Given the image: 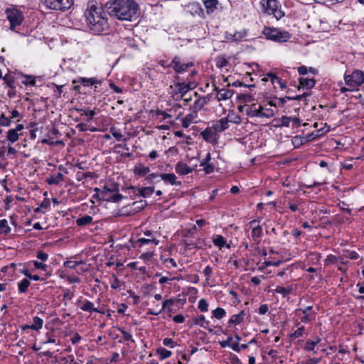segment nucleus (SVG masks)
Segmentation results:
<instances>
[{
	"label": "nucleus",
	"mask_w": 364,
	"mask_h": 364,
	"mask_svg": "<svg viewBox=\"0 0 364 364\" xmlns=\"http://www.w3.org/2000/svg\"><path fill=\"white\" fill-rule=\"evenodd\" d=\"M85 17L90 31L95 34H100L107 31L109 25L107 14L101 6L94 2H89L85 11Z\"/></svg>",
	"instance_id": "1"
},
{
	"label": "nucleus",
	"mask_w": 364,
	"mask_h": 364,
	"mask_svg": "<svg viewBox=\"0 0 364 364\" xmlns=\"http://www.w3.org/2000/svg\"><path fill=\"white\" fill-rule=\"evenodd\" d=\"M109 14L120 21H132L139 16V8L134 0H110Z\"/></svg>",
	"instance_id": "2"
},
{
	"label": "nucleus",
	"mask_w": 364,
	"mask_h": 364,
	"mask_svg": "<svg viewBox=\"0 0 364 364\" xmlns=\"http://www.w3.org/2000/svg\"><path fill=\"white\" fill-rule=\"evenodd\" d=\"M196 75H198V71L196 69H191L186 80H183L181 76L176 77L174 87L176 92L180 94L181 97H183L189 90L196 87L197 83L193 80Z\"/></svg>",
	"instance_id": "3"
},
{
	"label": "nucleus",
	"mask_w": 364,
	"mask_h": 364,
	"mask_svg": "<svg viewBox=\"0 0 364 364\" xmlns=\"http://www.w3.org/2000/svg\"><path fill=\"white\" fill-rule=\"evenodd\" d=\"M244 108L249 117L271 118L274 116V110L272 108L264 107L258 102L245 104Z\"/></svg>",
	"instance_id": "4"
},
{
	"label": "nucleus",
	"mask_w": 364,
	"mask_h": 364,
	"mask_svg": "<svg viewBox=\"0 0 364 364\" xmlns=\"http://www.w3.org/2000/svg\"><path fill=\"white\" fill-rule=\"evenodd\" d=\"M262 34L267 39L277 43H286L291 38V34L289 31L269 26L264 27Z\"/></svg>",
	"instance_id": "5"
},
{
	"label": "nucleus",
	"mask_w": 364,
	"mask_h": 364,
	"mask_svg": "<svg viewBox=\"0 0 364 364\" xmlns=\"http://www.w3.org/2000/svg\"><path fill=\"white\" fill-rule=\"evenodd\" d=\"M261 6L264 13L274 16L277 20L284 16V12L282 11L281 4L277 0H262Z\"/></svg>",
	"instance_id": "6"
},
{
	"label": "nucleus",
	"mask_w": 364,
	"mask_h": 364,
	"mask_svg": "<svg viewBox=\"0 0 364 364\" xmlns=\"http://www.w3.org/2000/svg\"><path fill=\"white\" fill-rule=\"evenodd\" d=\"M41 6L49 10L65 12L73 4V0H38Z\"/></svg>",
	"instance_id": "7"
},
{
	"label": "nucleus",
	"mask_w": 364,
	"mask_h": 364,
	"mask_svg": "<svg viewBox=\"0 0 364 364\" xmlns=\"http://www.w3.org/2000/svg\"><path fill=\"white\" fill-rule=\"evenodd\" d=\"M194 66V63L192 61L185 62L181 57L176 55L171 60L168 65L169 68H171L174 72L177 74V76L188 72L189 69Z\"/></svg>",
	"instance_id": "8"
},
{
	"label": "nucleus",
	"mask_w": 364,
	"mask_h": 364,
	"mask_svg": "<svg viewBox=\"0 0 364 364\" xmlns=\"http://www.w3.org/2000/svg\"><path fill=\"white\" fill-rule=\"evenodd\" d=\"M344 79L346 84L348 86L353 87L360 86L364 82V72L355 70L350 74L346 73Z\"/></svg>",
	"instance_id": "9"
},
{
	"label": "nucleus",
	"mask_w": 364,
	"mask_h": 364,
	"mask_svg": "<svg viewBox=\"0 0 364 364\" xmlns=\"http://www.w3.org/2000/svg\"><path fill=\"white\" fill-rule=\"evenodd\" d=\"M6 14L12 30L21 25L23 20L22 12L16 8L8 9L6 10Z\"/></svg>",
	"instance_id": "10"
},
{
	"label": "nucleus",
	"mask_w": 364,
	"mask_h": 364,
	"mask_svg": "<svg viewBox=\"0 0 364 364\" xmlns=\"http://www.w3.org/2000/svg\"><path fill=\"white\" fill-rule=\"evenodd\" d=\"M185 11L193 16H199L201 18H205V13L199 2H190L185 6Z\"/></svg>",
	"instance_id": "11"
},
{
	"label": "nucleus",
	"mask_w": 364,
	"mask_h": 364,
	"mask_svg": "<svg viewBox=\"0 0 364 364\" xmlns=\"http://www.w3.org/2000/svg\"><path fill=\"white\" fill-rule=\"evenodd\" d=\"M129 193L134 196H139L143 198H147L153 194L154 192V187L149 186L144 188H136L134 186H130L128 188Z\"/></svg>",
	"instance_id": "12"
},
{
	"label": "nucleus",
	"mask_w": 364,
	"mask_h": 364,
	"mask_svg": "<svg viewBox=\"0 0 364 364\" xmlns=\"http://www.w3.org/2000/svg\"><path fill=\"white\" fill-rule=\"evenodd\" d=\"M200 136L206 142L213 145L218 142L219 136L210 127L205 128L201 132Z\"/></svg>",
	"instance_id": "13"
},
{
	"label": "nucleus",
	"mask_w": 364,
	"mask_h": 364,
	"mask_svg": "<svg viewBox=\"0 0 364 364\" xmlns=\"http://www.w3.org/2000/svg\"><path fill=\"white\" fill-rule=\"evenodd\" d=\"M194 95L198 98L195 100L193 105L190 107V112H192L198 115V112L201 110L205 105L208 104L209 100L208 97H199L197 92Z\"/></svg>",
	"instance_id": "14"
},
{
	"label": "nucleus",
	"mask_w": 364,
	"mask_h": 364,
	"mask_svg": "<svg viewBox=\"0 0 364 364\" xmlns=\"http://www.w3.org/2000/svg\"><path fill=\"white\" fill-rule=\"evenodd\" d=\"M279 121L282 127H289L291 125L292 127L297 128L301 125V119L298 117L282 116Z\"/></svg>",
	"instance_id": "15"
},
{
	"label": "nucleus",
	"mask_w": 364,
	"mask_h": 364,
	"mask_svg": "<svg viewBox=\"0 0 364 364\" xmlns=\"http://www.w3.org/2000/svg\"><path fill=\"white\" fill-rule=\"evenodd\" d=\"M24 127L21 124H18L16 126V128L11 129L7 132V140L10 144H13L17 141L19 139L18 132L22 131Z\"/></svg>",
	"instance_id": "16"
},
{
	"label": "nucleus",
	"mask_w": 364,
	"mask_h": 364,
	"mask_svg": "<svg viewBox=\"0 0 364 364\" xmlns=\"http://www.w3.org/2000/svg\"><path fill=\"white\" fill-rule=\"evenodd\" d=\"M215 90H217L216 98L218 101H225L229 100L234 94L233 90L230 89H218V87H215Z\"/></svg>",
	"instance_id": "17"
},
{
	"label": "nucleus",
	"mask_w": 364,
	"mask_h": 364,
	"mask_svg": "<svg viewBox=\"0 0 364 364\" xmlns=\"http://www.w3.org/2000/svg\"><path fill=\"white\" fill-rule=\"evenodd\" d=\"M43 325V320L38 316H34L33 318V323L31 325L26 324L22 326L21 329L23 331L27 329H32L33 331H38L41 330Z\"/></svg>",
	"instance_id": "18"
},
{
	"label": "nucleus",
	"mask_w": 364,
	"mask_h": 364,
	"mask_svg": "<svg viewBox=\"0 0 364 364\" xmlns=\"http://www.w3.org/2000/svg\"><path fill=\"white\" fill-rule=\"evenodd\" d=\"M194 168L188 166L186 163L179 161L175 166L176 172L179 175H187L192 173Z\"/></svg>",
	"instance_id": "19"
},
{
	"label": "nucleus",
	"mask_w": 364,
	"mask_h": 364,
	"mask_svg": "<svg viewBox=\"0 0 364 364\" xmlns=\"http://www.w3.org/2000/svg\"><path fill=\"white\" fill-rule=\"evenodd\" d=\"M202 2L205 8L207 14H212L214 13L219 6L218 0H202Z\"/></svg>",
	"instance_id": "20"
},
{
	"label": "nucleus",
	"mask_w": 364,
	"mask_h": 364,
	"mask_svg": "<svg viewBox=\"0 0 364 364\" xmlns=\"http://www.w3.org/2000/svg\"><path fill=\"white\" fill-rule=\"evenodd\" d=\"M210 127L218 134L228 129L229 124H227L226 119L223 117L214 122Z\"/></svg>",
	"instance_id": "21"
},
{
	"label": "nucleus",
	"mask_w": 364,
	"mask_h": 364,
	"mask_svg": "<svg viewBox=\"0 0 364 364\" xmlns=\"http://www.w3.org/2000/svg\"><path fill=\"white\" fill-rule=\"evenodd\" d=\"M161 178L164 181L165 183H168L172 186H180L181 181H177L176 176L174 173H161L160 174Z\"/></svg>",
	"instance_id": "22"
},
{
	"label": "nucleus",
	"mask_w": 364,
	"mask_h": 364,
	"mask_svg": "<svg viewBox=\"0 0 364 364\" xmlns=\"http://www.w3.org/2000/svg\"><path fill=\"white\" fill-rule=\"evenodd\" d=\"M198 115L192 112H190L186 117L181 119L182 126L184 128H188L192 123H196Z\"/></svg>",
	"instance_id": "23"
},
{
	"label": "nucleus",
	"mask_w": 364,
	"mask_h": 364,
	"mask_svg": "<svg viewBox=\"0 0 364 364\" xmlns=\"http://www.w3.org/2000/svg\"><path fill=\"white\" fill-rule=\"evenodd\" d=\"M80 84L82 85L83 86H92L97 84L100 85L102 83V80L97 79V77H80L77 81Z\"/></svg>",
	"instance_id": "24"
},
{
	"label": "nucleus",
	"mask_w": 364,
	"mask_h": 364,
	"mask_svg": "<svg viewBox=\"0 0 364 364\" xmlns=\"http://www.w3.org/2000/svg\"><path fill=\"white\" fill-rule=\"evenodd\" d=\"M78 303H82L80 309L84 311L89 312L90 314H92V312L95 311H99V309L97 308H95L94 306V304L89 300H85L82 301L81 300H79Z\"/></svg>",
	"instance_id": "25"
},
{
	"label": "nucleus",
	"mask_w": 364,
	"mask_h": 364,
	"mask_svg": "<svg viewBox=\"0 0 364 364\" xmlns=\"http://www.w3.org/2000/svg\"><path fill=\"white\" fill-rule=\"evenodd\" d=\"M64 181V175L63 173H58L57 174H54L46 178V182L49 185H58L61 182Z\"/></svg>",
	"instance_id": "26"
},
{
	"label": "nucleus",
	"mask_w": 364,
	"mask_h": 364,
	"mask_svg": "<svg viewBox=\"0 0 364 364\" xmlns=\"http://www.w3.org/2000/svg\"><path fill=\"white\" fill-rule=\"evenodd\" d=\"M262 236V228L259 225H257L252 228L251 237L256 243H259Z\"/></svg>",
	"instance_id": "27"
},
{
	"label": "nucleus",
	"mask_w": 364,
	"mask_h": 364,
	"mask_svg": "<svg viewBox=\"0 0 364 364\" xmlns=\"http://www.w3.org/2000/svg\"><path fill=\"white\" fill-rule=\"evenodd\" d=\"M223 118L226 119V122L228 124H229L230 122L236 124H238L241 122L240 117L233 110L229 111L228 115Z\"/></svg>",
	"instance_id": "28"
},
{
	"label": "nucleus",
	"mask_w": 364,
	"mask_h": 364,
	"mask_svg": "<svg viewBox=\"0 0 364 364\" xmlns=\"http://www.w3.org/2000/svg\"><path fill=\"white\" fill-rule=\"evenodd\" d=\"M302 314L301 316V322L304 323H311L315 320L316 312H306L305 311H299Z\"/></svg>",
	"instance_id": "29"
},
{
	"label": "nucleus",
	"mask_w": 364,
	"mask_h": 364,
	"mask_svg": "<svg viewBox=\"0 0 364 364\" xmlns=\"http://www.w3.org/2000/svg\"><path fill=\"white\" fill-rule=\"evenodd\" d=\"M5 88H14L16 86V77L10 73L6 74L3 77Z\"/></svg>",
	"instance_id": "30"
},
{
	"label": "nucleus",
	"mask_w": 364,
	"mask_h": 364,
	"mask_svg": "<svg viewBox=\"0 0 364 364\" xmlns=\"http://www.w3.org/2000/svg\"><path fill=\"white\" fill-rule=\"evenodd\" d=\"M246 36L245 32H234L233 33L227 32L225 33V38L228 40H230L232 41H241Z\"/></svg>",
	"instance_id": "31"
},
{
	"label": "nucleus",
	"mask_w": 364,
	"mask_h": 364,
	"mask_svg": "<svg viewBox=\"0 0 364 364\" xmlns=\"http://www.w3.org/2000/svg\"><path fill=\"white\" fill-rule=\"evenodd\" d=\"M299 84L302 88L311 89L314 87L316 80L314 78L300 77Z\"/></svg>",
	"instance_id": "32"
},
{
	"label": "nucleus",
	"mask_w": 364,
	"mask_h": 364,
	"mask_svg": "<svg viewBox=\"0 0 364 364\" xmlns=\"http://www.w3.org/2000/svg\"><path fill=\"white\" fill-rule=\"evenodd\" d=\"M245 312L241 311L239 314L232 315L229 319L228 323L231 324L238 325L244 321Z\"/></svg>",
	"instance_id": "33"
},
{
	"label": "nucleus",
	"mask_w": 364,
	"mask_h": 364,
	"mask_svg": "<svg viewBox=\"0 0 364 364\" xmlns=\"http://www.w3.org/2000/svg\"><path fill=\"white\" fill-rule=\"evenodd\" d=\"M294 288L292 285L287 286L286 287L282 286H277L274 291L276 293L280 294L283 296V297H286L293 291Z\"/></svg>",
	"instance_id": "34"
},
{
	"label": "nucleus",
	"mask_w": 364,
	"mask_h": 364,
	"mask_svg": "<svg viewBox=\"0 0 364 364\" xmlns=\"http://www.w3.org/2000/svg\"><path fill=\"white\" fill-rule=\"evenodd\" d=\"M31 282L28 279H23L18 282V291L20 294H25L28 291Z\"/></svg>",
	"instance_id": "35"
},
{
	"label": "nucleus",
	"mask_w": 364,
	"mask_h": 364,
	"mask_svg": "<svg viewBox=\"0 0 364 364\" xmlns=\"http://www.w3.org/2000/svg\"><path fill=\"white\" fill-rule=\"evenodd\" d=\"M92 217L88 215H85L81 218H78L75 220V223L77 226H86L92 222Z\"/></svg>",
	"instance_id": "36"
},
{
	"label": "nucleus",
	"mask_w": 364,
	"mask_h": 364,
	"mask_svg": "<svg viewBox=\"0 0 364 364\" xmlns=\"http://www.w3.org/2000/svg\"><path fill=\"white\" fill-rule=\"evenodd\" d=\"M150 168L148 166H145L142 164H139L136 166L134 168V173L135 175L139 176H144L146 174L149 173Z\"/></svg>",
	"instance_id": "37"
},
{
	"label": "nucleus",
	"mask_w": 364,
	"mask_h": 364,
	"mask_svg": "<svg viewBox=\"0 0 364 364\" xmlns=\"http://www.w3.org/2000/svg\"><path fill=\"white\" fill-rule=\"evenodd\" d=\"M85 264L84 261H74V260H67L64 262L63 267L68 269H74L79 267L80 265Z\"/></svg>",
	"instance_id": "38"
},
{
	"label": "nucleus",
	"mask_w": 364,
	"mask_h": 364,
	"mask_svg": "<svg viewBox=\"0 0 364 364\" xmlns=\"http://www.w3.org/2000/svg\"><path fill=\"white\" fill-rule=\"evenodd\" d=\"M159 241L155 237H151V238L141 237V238H139L136 242V243L138 244L139 246H142L144 245H148L150 243H152L154 245H157L159 244Z\"/></svg>",
	"instance_id": "39"
},
{
	"label": "nucleus",
	"mask_w": 364,
	"mask_h": 364,
	"mask_svg": "<svg viewBox=\"0 0 364 364\" xmlns=\"http://www.w3.org/2000/svg\"><path fill=\"white\" fill-rule=\"evenodd\" d=\"M21 75L24 77V80H22V84L25 86H35L36 85V77L31 75Z\"/></svg>",
	"instance_id": "40"
},
{
	"label": "nucleus",
	"mask_w": 364,
	"mask_h": 364,
	"mask_svg": "<svg viewBox=\"0 0 364 364\" xmlns=\"http://www.w3.org/2000/svg\"><path fill=\"white\" fill-rule=\"evenodd\" d=\"M118 189L117 185L114 184L113 188H109L107 186H105L101 191L102 199L106 200L109 197L108 193H110Z\"/></svg>",
	"instance_id": "41"
},
{
	"label": "nucleus",
	"mask_w": 364,
	"mask_h": 364,
	"mask_svg": "<svg viewBox=\"0 0 364 364\" xmlns=\"http://www.w3.org/2000/svg\"><path fill=\"white\" fill-rule=\"evenodd\" d=\"M11 232V228L6 219L0 220V234L8 235Z\"/></svg>",
	"instance_id": "42"
},
{
	"label": "nucleus",
	"mask_w": 364,
	"mask_h": 364,
	"mask_svg": "<svg viewBox=\"0 0 364 364\" xmlns=\"http://www.w3.org/2000/svg\"><path fill=\"white\" fill-rule=\"evenodd\" d=\"M321 256L319 253L310 252L307 256V262L309 264H314L319 262Z\"/></svg>",
	"instance_id": "43"
},
{
	"label": "nucleus",
	"mask_w": 364,
	"mask_h": 364,
	"mask_svg": "<svg viewBox=\"0 0 364 364\" xmlns=\"http://www.w3.org/2000/svg\"><path fill=\"white\" fill-rule=\"evenodd\" d=\"M193 323L200 327L207 328L209 321L205 319V317L203 315H200V316L195 317L193 318Z\"/></svg>",
	"instance_id": "44"
},
{
	"label": "nucleus",
	"mask_w": 364,
	"mask_h": 364,
	"mask_svg": "<svg viewBox=\"0 0 364 364\" xmlns=\"http://www.w3.org/2000/svg\"><path fill=\"white\" fill-rule=\"evenodd\" d=\"M156 353L159 355L161 360L166 359L171 356L172 353L164 348L160 347L156 349Z\"/></svg>",
	"instance_id": "45"
},
{
	"label": "nucleus",
	"mask_w": 364,
	"mask_h": 364,
	"mask_svg": "<svg viewBox=\"0 0 364 364\" xmlns=\"http://www.w3.org/2000/svg\"><path fill=\"white\" fill-rule=\"evenodd\" d=\"M304 350L306 351H311L314 354H316L318 351V348L314 342L309 340L306 342L304 347Z\"/></svg>",
	"instance_id": "46"
},
{
	"label": "nucleus",
	"mask_w": 364,
	"mask_h": 364,
	"mask_svg": "<svg viewBox=\"0 0 364 364\" xmlns=\"http://www.w3.org/2000/svg\"><path fill=\"white\" fill-rule=\"evenodd\" d=\"M226 315V312L224 309L218 307L215 310L212 311V317L215 318L217 319H221L225 317Z\"/></svg>",
	"instance_id": "47"
},
{
	"label": "nucleus",
	"mask_w": 364,
	"mask_h": 364,
	"mask_svg": "<svg viewBox=\"0 0 364 364\" xmlns=\"http://www.w3.org/2000/svg\"><path fill=\"white\" fill-rule=\"evenodd\" d=\"M305 334V328L304 326L299 327L294 333L289 336L290 339H296L303 336Z\"/></svg>",
	"instance_id": "48"
},
{
	"label": "nucleus",
	"mask_w": 364,
	"mask_h": 364,
	"mask_svg": "<svg viewBox=\"0 0 364 364\" xmlns=\"http://www.w3.org/2000/svg\"><path fill=\"white\" fill-rule=\"evenodd\" d=\"M213 242L214 245L219 247L220 249H221L225 245V240L224 237L220 235H216L213 238Z\"/></svg>",
	"instance_id": "49"
},
{
	"label": "nucleus",
	"mask_w": 364,
	"mask_h": 364,
	"mask_svg": "<svg viewBox=\"0 0 364 364\" xmlns=\"http://www.w3.org/2000/svg\"><path fill=\"white\" fill-rule=\"evenodd\" d=\"M309 93H304L303 95H299L296 96H290V97H285L284 98H281L280 100L282 103L285 102L287 100H301L304 97L309 96Z\"/></svg>",
	"instance_id": "50"
},
{
	"label": "nucleus",
	"mask_w": 364,
	"mask_h": 364,
	"mask_svg": "<svg viewBox=\"0 0 364 364\" xmlns=\"http://www.w3.org/2000/svg\"><path fill=\"white\" fill-rule=\"evenodd\" d=\"M11 124V120L9 117H6L5 114L2 113L0 115V126L9 127Z\"/></svg>",
	"instance_id": "51"
},
{
	"label": "nucleus",
	"mask_w": 364,
	"mask_h": 364,
	"mask_svg": "<svg viewBox=\"0 0 364 364\" xmlns=\"http://www.w3.org/2000/svg\"><path fill=\"white\" fill-rule=\"evenodd\" d=\"M175 302L173 299H169L164 301L162 304V307L161 309V311H164L165 309H167L168 311H171V309L170 306L173 305Z\"/></svg>",
	"instance_id": "52"
},
{
	"label": "nucleus",
	"mask_w": 364,
	"mask_h": 364,
	"mask_svg": "<svg viewBox=\"0 0 364 364\" xmlns=\"http://www.w3.org/2000/svg\"><path fill=\"white\" fill-rule=\"evenodd\" d=\"M123 196L120 193H114V194H112L110 196H109V197L107 198V201H112V202H114V203H118L119 202L122 198H123Z\"/></svg>",
	"instance_id": "53"
},
{
	"label": "nucleus",
	"mask_w": 364,
	"mask_h": 364,
	"mask_svg": "<svg viewBox=\"0 0 364 364\" xmlns=\"http://www.w3.org/2000/svg\"><path fill=\"white\" fill-rule=\"evenodd\" d=\"M132 205L134 206L135 210L140 211L147 205V203L146 200H140L133 203Z\"/></svg>",
	"instance_id": "54"
},
{
	"label": "nucleus",
	"mask_w": 364,
	"mask_h": 364,
	"mask_svg": "<svg viewBox=\"0 0 364 364\" xmlns=\"http://www.w3.org/2000/svg\"><path fill=\"white\" fill-rule=\"evenodd\" d=\"M198 309L202 312H206L208 310V304L205 299H201L198 301Z\"/></svg>",
	"instance_id": "55"
},
{
	"label": "nucleus",
	"mask_w": 364,
	"mask_h": 364,
	"mask_svg": "<svg viewBox=\"0 0 364 364\" xmlns=\"http://www.w3.org/2000/svg\"><path fill=\"white\" fill-rule=\"evenodd\" d=\"M110 133L117 141L122 139L123 135L115 127L110 128Z\"/></svg>",
	"instance_id": "56"
},
{
	"label": "nucleus",
	"mask_w": 364,
	"mask_h": 364,
	"mask_svg": "<svg viewBox=\"0 0 364 364\" xmlns=\"http://www.w3.org/2000/svg\"><path fill=\"white\" fill-rule=\"evenodd\" d=\"M282 263V260H277V261H264L262 264V268L269 267V266H274L278 267Z\"/></svg>",
	"instance_id": "57"
},
{
	"label": "nucleus",
	"mask_w": 364,
	"mask_h": 364,
	"mask_svg": "<svg viewBox=\"0 0 364 364\" xmlns=\"http://www.w3.org/2000/svg\"><path fill=\"white\" fill-rule=\"evenodd\" d=\"M121 333L122 334L123 338L125 341H130L132 342H134V340L132 338V336L129 332H127L124 328H119Z\"/></svg>",
	"instance_id": "58"
},
{
	"label": "nucleus",
	"mask_w": 364,
	"mask_h": 364,
	"mask_svg": "<svg viewBox=\"0 0 364 364\" xmlns=\"http://www.w3.org/2000/svg\"><path fill=\"white\" fill-rule=\"evenodd\" d=\"M46 338H47L43 343H55L56 339L53 333L51 332L46 333Z\"/></svg>",
	"instance_id": "59"
},
{
	"label": "nucleus",
	"mask_w": 364,
	"mask_h": 364,
	"mask_svg": "<svg viewBox=\"0 0 364 364\" xmlns=\"http://www.w3.org/2000/svg\"><path fill=\"white\" fill-rule=\"evenodd\" d=\"M156 115L157 117H161L162 119H166L168 118H171L173 116L171 114L166 112L162 110H157L156 112Z\"/></svg>",
	"instance_id": "60"
},
{
	"label": "nucleus",
	"mask_w": 364,
	"mask_h": 364,
	"mask_svg": "<svg viewBox=\"0 0 364 364\" xmlns=\"http://www.w3.org/2000/svg\"><path fill=\"white\" fill-rule=\"evenodd\" d=\"M163 344L164 346H168L171 348H174L177 345V343L172 338H164L163 340Z\"/></svg>",
	"instance_id": "61"
},
{
	"label": "nucleus",
	"mask_w": 364,
	"mask_h": 364,
	"mask_svg": "<svg viewBox=\"0 0 364 364\" xmlns=\"http://www.w3.org/2000/svg\"><path fill=\"white\" fill-rule=\"evenodd\" d=\"M228 64V60L224 57H218L216 61V65L218 68H223Z\"/></svg>",
	"instance_id": "62"
},
{
	"label": "nucleus",
	"mask_w": 364,
	"mask_h": 364,
	"mask_svg": "<svg viewBox=\"0 0 364 364\" xmlns=\"http://www.w3.org/2000/svg\"><path fill=\"white\" fill-rule=\"evenodd\" d=\"M75 295V291L66 289L63 294V300H71Z\"/></svg>",
	"instance_id": "63"
},
{
	"label": "nucleus",
	"mask_w": 364,
	"mask_h": 364,
	"mask_svg": "<svg viewBox=\"0 0 364 364\" xmlns=\"http://www.w3.org/2000/svg\"><path fill=\"white\" fill-rule=\"evenodd\" d=\"M321 360V358H312L302 362L301 364H318Z\"/></svg>",
	"instance_id": "64"
}]
</instances>
